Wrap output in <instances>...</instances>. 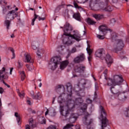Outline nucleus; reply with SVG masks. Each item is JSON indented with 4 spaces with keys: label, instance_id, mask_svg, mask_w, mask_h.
<instances>
[{
    "label": "nucleus",
    "instance_id": "nucleus-1",
    "mask_svg": "<svg viewBox=\"0 0 129 129\" xmlns=\"http://www.w3.org/2000/svg\"><path fill=\"white\" fill-rule=\"evenodd\" d=\"M68 103V104L64 107L61 105H60V113L62 116L69 119V122L73 124L77 120L78 117L77 114L73 113H71V111H73V108H74V101L73 100H69Z\"/></svg>",
    "mask_w": 129,
    "mask_h": 129
},
{
    "label": "nucleus",
    "instance_id": "nucleus-2",
    "mask_svg": "<svg viewBox=\"0 0 129 129\" xmlns=\"http://www.w3.org/2000/svg\"><path fill=\"white\" fill-rule=\"evenodd\" d=\"M107 80V85H108V86H111V92L118 97L120 93L119 92L118 90L114 88V86H116V85H120V84L123 82L122 76H121V75H114L112 79L109 78Z\"/></svg>",
    "mask_w": 129,
    "mask_h": 129
},
{
    "label": "nucleus",
    "instance_id": "nucleus-3",
    "mask_svg": "<svg viewBox=\"0 0 129 129\" xmlns=\"http://www.w3.org/2000/svg\"><path fill=\"white\" fill-rule=\"evenodd\" d=\"M72 30V27L70 26V24L66 23V25H64L63 29L64 33L62 36V39L63 44L67 45V46L72 45V41L69 38Z\"/></svg>",
    "mask_w": 129,
    "mask_h": 129
},
{
    "label": "nucleus",
    "instance_id": "nucleus-4",
    "mask_svg": "<svg viewBox=\"0 0 129 129\" xmlns=\"http://www.w3.org/2000/svg\"><path fill=\"white\" fill-rule=\"evenodd\" d=\"M111 38L113 42L112 49L114 52H118L121 51L122 48L124 47L123 41L121 39H117V35L115 33H112L111 34Z\"/></svg>",
    "mask_w": 129,
    "mask_h": 129
},
{
    "label": "nucleus",
    "instance_id": "nucleus-5",
    "mask_svg": "<svg viewBox=\"0 0 129 129\" xmlns=\"http://www.w3.org/2000/svg\"><path fill=\"white\" fill-rule=\"evenodd\" d=\"M50 64L51 65V69L52 70H55L58 64H60V69L64 70L68 66L69 61L68 60H64L61 62V57L56 56L51 59V62Z\"/></svg>",
    "mask_w": 129,
    "mask_h": 129
},
{
    "label": "nucleus",
    "instance_id": "nucleus-6",
    "mask_svg": "<svg viewBox=\"0 0 129 129\" xmlns=\"http://www.w3.org/2000/svg\"><path fill=\"white\" fill-rule=\"evenodd\" d=\"M96 57H98L102 59V60L105 59L108 67H110V66L113 63L112 58L108 54H105L103 53V50L102 49H98L95 52Z\"/></svg>",
    "mask_w": 129,
    "mask_h": 129
},
{
    "label": "nucleus",
    "instance_id": "nucleus-7",
    "mask_svg": "<svg viewBox=\"0 0 129 129\" xmlns=\"http://www.w3.org/2000/svg\"><path fill=\"white\" fill-rule=\"evenodd\" d=\"M100 110L101 111V116L102 120V125L101 129H104L103 127H106L107 126V123H108V120L106 118V112H105V110L102 106H100Z\"/></svg>",
    "mask_w": 129,
    "mask_h": 129
},
{
    "label": "nucleus",
    "instance_id": "nucleus-8",
    "mask_svg": "<svg viewBox=\"0 0 129 129\" xmlns=\"http://www.w3.org/2000/svg\"><path fill=\"white\" fill-rule=\"evenodd\" d=\"M86 67L83 64H79L74 67V71L76 73H83L85 71Z\"/></svg>",
    "mask_w": 129,
    "mask_h": 129
},
{
    "label": "nucleus",
    "instance_id": "nucleus-9",
    "mask_svg": "<svg viewBox=\"0 0 129 129\" xmlns=\"http://www.w3.org/2000/svg\"><path fill=\"white\" fill-rule=\"evenodd\" d=\"M85 117L83 119V121L85 124L86 125H89V124H91V122L93 121V120L90 118V114L88 113V112H85Z\"/></svg>",
    "mask_w": 129,
    "mask_h": 129
},
{
    "label": "nucleus",
    "instance_id": "nucleus-10",
    "mask_svg": "<svg viewBox=\"0 0 129 129\" xmlns=\"http://www.w3.org/2000/svg\"><path fill=\"white\" fill-rule=\"evenodd\" d=\"M18 12H16L15 10H12L9 11L7 14L6 19L10 21H13L15 18L18 17Z\"/></svg>",
    "mask_w": 129,
    "mask_h": 129
},
{
    "label": "nucleus",
    "instance_id": "nucleus-11",
    "mask_svg": "<svg viewBox=\"0 0 129 129\" xmlns=\"http://www.w3.org/2000/svg\"><path fill=\"white\" fill-rule=\"evenodd\" d=\"M85 60V55L83 53H81L74 58L73 62L75 64H79L80 63H82Z\"/></svg>",
    "mask_w": 129,
    "mask_h": 129
},
{
    "label": "nucleus",
    "instance_id": "nucleus-12",
    "mask_svg": "<svg viewBox=\"0 0 129 129\" xmlns=\"http://www.w3.org/2000/svg\"><path fill=\"white\" fill-rule=\"evenodd\" d=\"M99 29L100 31L102 32V33H103L104 36H105L107 33H110L111 32V30L110 29H108L107 26H106L105 24L101 25L99 27Z\"/></svg>",
    "mask_w": 129,
    "mask_h": 129
},
{
    "label": "nucleus",
    "instance_id": "nucleus-13",
    "mask_svg": "<svg viewBox=\"0 0 129 129\" xmlns=\"http://www.w3.org/2000/svg\"><path fill=\"white\" fill-rule=\"evenodd\" d=\"M24 57L25 59V62H27V63H33L34 62V59L32 58L30 54L25 53L24 54Z\"/></svg>",
    "mask_w": 129,
    "mask_h": 129
},
{
    "label": "nucleus",
    "instance_id": "nucleus-14",
    "mask_svg": "<svg viewBox=\"0 0 129 129\" xmlns=\"http://www.w3.org/2000/svg\"><path fill=\"white\" fill-rule=\"evenodd\" d=\"M70 37L71 38H73V39H74V40H76V41H80V38H81V35L79 33L76 32L75 34L72 35L71 33H70Z\"/></svg>",
    "mask_w": 129,
    "mask_h": 129
},
{
    "label": "nucleus",
    "instance_id": "nucleus-15",
    "mask_svg": "<svg viewBox=\"0 0 129 129\" xmlns=\"http://www.w3.org/2000/svg\"><path fill=\"white\" fill-rule=\"evenodd\" d=\"M38 17V20L39 21H44V20L46 19L45 17L44 18H41L40 16H39V15H37V14H36V13H34V18L32 20V23H31V25L32 26H34V25H35V21H36V20L37 19V18Z\"/></svg>",
    "mask_w": 129,
    "mask_h": 129
},
{
    "label": "nucleus",
    "instance_id": "nucleus-16",
    "mask_svg": "<svg viewBox=\"0 0 129 129\" xmlns=\"http://www.w3.org/2000/svg\"><path fill=\"white\" fill-rule=\"evenodd\" d=\"M93 17L96 20V21H100V20H102L104 19V16L103 15L95 14H93Z\"/></svg>",
    "mask_w": 129,
    "mask_h": 129
},
{
    "label": "nucleus",
    "instance_id": "nucleus-17",
    "mask_svg": "<svg viewBox=\"0 0 129 129\" xmlns=\"http://www.w3.org/2000/svg\"><path fill=\"white\" fill-rule=\"evenodd\" d=\"M9 79V76L4 74L2 71H0V80H7Z\"/></svg>",
    "mask_w": 129,
    "mask_h": 129
},
{
    "label": "nucleus",
    "instance_id": "nucleus-18",
    "mask_svg": "<svg viewBox=\"0 0 129 129\" xmlns=\"http://www.w3.org/2000/svg\"><path fill=\"white\" fill-rule=\"evenodd\" d=\"M32 97L33 99H40V98H42V95H41L40 92H38L36 95L32 94Z\"/></svg>",
    "mask_w": 129,
    "mask_h": 129
},
{
    "label": "nucleus",
    "instance_id": "nucleus-19",
    "mask_svg": "<svg viewBox=\"0 0 129 129\" xmlns=\"http://www.w3.org/2000/svg\"><path fill=\"white\" fill-rule=\"evenodd\" d=\"M73 17L77 21L81 22V16H80V13H75Z\"/></svg>",
    "mask_w": 129,
    "mask_h": 129
},
{
    "label": "nucleus",
    "instance_id": "nucleus-20",
    "mask_svg": "<svg viewBox=\"0 0 129 129\" xmlns=\"http://www.w3.org/2000/svg\"><path fill=\"white\" fill-rule=\"evenodd\" d=\"M64 6H65V4H64V3H62L61 5L57 6L54 10V13L55 14L57 13H59V12L60 11V10H61V7H62L63 8Z\"/></svg>",
    "mask_w": 129,
    "mask_h": 129
},
{
    "label": "nucleus",
    "instance_id": "nucleus-21",
    "mask_svg": "<svg viewBox=\"0 0 129 129\" xmlns=\"http://www.w3.org/2000/svg\"><path fill=\"white\" fill-rule=\"evenodd\" d=\"M28 125H30V127H31V128H34L36 127V124H34V120L32 118L29 119Z\"/></svg>",
    "mask_w": 129,
    "mask_h": 129
},
{
    "label": "nucleus",
    "instance_id": "nucleus-22",
    "mask_svg": "<svg viewBox=\"0 0 129 129\" xmlns=\"http://www.w3.org/2000/svg\"><path fill=\"white\" fill-rule=\"evenodd\" d=\"M66 87L68 92L71 94V93H72V85H71L70 83H68L67 84Z\"/></svg>",
    "mask_w": 129,
    "mask_h": 129
},
{
    "label": "nucleus",
    "instance_id": "nucleus-23",
    "mask_svg": "<svg viewBox=\"0 0 129 129\" xmlns=\"http://www.w3.org/2000/svg\"><path fill=\"white\" fill-rule=\"evenodd\" d=\"M15 116H16V117H17V119L18 124H21V121L22 120V118L21 117V116H20L19 115V113L15 112Z\"/></svg>",
    "mask_w": 129,
    "mask_h": 129
},
{
    "label": "nucleus",
    "instance_id": "nucleus-24",
    "mask_svg": "<svg viewBox=\"0 0 129 129\" xmlns=\"http://www.w3.org/2000/svg\"><path fill=\"white\" fill-rule=\"evenodd\" d=\"M74 5L76 9H78V10L79 11V12H82L83 11V8L82 7L78 6V4L75 2H74Z\"/></svg>",
    "mask_w": 129,
    "mask_h": 129
},
{
    "label": "nucleus",
    "instance_id": "nucleus-25",
    "mask_svg": "<svg viewBox=\"0 0 129 129\" xmlns=\"http://www.w3.org/2000/svg\"><path fill=\"white\" fill-rule=\"evenodd\" d=\"M97 4H98V2L96 1V0H91L90 1V7L93 8Z\"/></svg>",
    "mask_w": 129,
    "mask_h": 129
},
{
    "label": "nucleus",
    "instance_id": "nucleus-26",
    "mask_svg": "<svg viewBox=\"0 0 129 129\" xmlns=\"http://www.w3.org/2000/svg\"><path fill=\"white\" fill-rule=\"evenodd\" d=\"M87 22L88 23V24H89V25H94L96 24V22L95 21L92 20V19L90 18H88Z\"/></svg>",
    "mask_w": 129,
    "mask_h": 129
},
{
    "label": "nucleus",
    "instance_id": "nucleus-27",
    "mask_svg": "<svg viewBox=\"0 0 129 129\" xmlns=\"http://www.w3.org/2000/svg\"><path fill=\"white\" fill-rule=\"evenodd\" d=\"M20 76L21 78V80L24 81L25 80V78H26V75L25 74V72L22 71L20 73Z\"/></svg>",
    "mask_w": 129,
    "mask_h": 129
},
{
    "label": "nucleus",
    "instance_id": "nucleus-28",
    "mask_svg": "<svg viewBox=\"0 0 129 129\" xmlns=\"http://www.w3.org/2000/svg\"><path fill=\"white\" fill-rule=\"evenodd\" d=\"M44 53V50L42 49H39L37 51V55L38 57H41V54H43Z\"/></svg>",
    "mask_w": 129,
    "mask_h": 129
},
{
    "label": "nucleus",
    "instance_id": "nucleus-29",
    "mask_svg": "<svg viewBox=\"0 0 129 129\" xmlns=\"http://www.w3.org/2000/svg\"><path fill=\"white\" fill-rule=\"evenodd\" d=\"M9 70H10V69L5 68V67H4L2 68V71H3V73H5L4 74H6V75H8V73H9Z\"/></svg>",
    "mask_w": 129,
    "mask_h": 129
},
{
    "label": "nucleus",
    "instance_id": "nucleus-30",
    "mask_svg": "<svg viewBox=\"0 0 129 129\" xmlns=\"http://www.w3.org/2000/svg\"><path fill=\"white\" fill-rule=\"evenodd\" d=\"M11 20H6L5 21V24L7 26V29H8V30H9V27H10V25H11Z\"/></svg>",
    "mask_w": 129,
    "mask_h": 129
},
{
    "label": "nucleus",
    "instance_id": "nucleus-31",
    "mask_svg": "<svg viewBox=\"0 0 129 129\" xmlns=\"http://www.w3.org/2000/svg\"><path fill=\"white\" fill-rule=\"evenodd\" d=\"M112 10H113V9L110 6H107L105 8V11L106 12H112Z\"/></svg>",
    "mask_w": 129,
    "mask_h": 129
},
{
    "label": "nucleus",
    "instance_id": "nucleus-32",
    "mask_svg": "<svg viewBox=\"0 0 129 129\" xmlns=\"http://www.w3.org/2000/svg\"><path fill=\"white\" fill-rule=\"evenodd\" d=\"M87 51L89 54V55H91V54L92 53V50L90 49V46L88 45V47L87 48Z\"/></svg>",
    "mask_w": 129,
    "mask_h": 129
},
{
    "label": "nucleus",
    "instance_id": "nucleus-33",
    "mask_svg": "<svg viewBox=\"0 0 129 129\" xmlns=\"http://www.w3.org/2000/svg\"><path fill=\"white\" fill-rule=\"evenodd\" d=\"M124 115L125 116L129 117V107L126 108L124 111Z\"/></svg>",
    "mask_w": 129,
    "mask_h": 129
},
{
    "label": "nucleus",
    "instance_id": "nucleus-34",
    "mask_svg": "<svg viewBox=\"0 0 129 129\" xmlns=\"http://www.w3.org/2000/svg\"><path fill=\"white\" fill-rule=\"evenodd\" d=\"M87 109V104H84L83 107H81V110L84 111Z\"/></svg>",
    "mask_w": 129,
    "mask_h": 129
},
{
    "label": "nucleus",
    "instance_id": "nucleus-35",
    "mask_svg": "<svg viewBox=\"0 0 129 129\" xmlns=\"http://www.w3.org/2000/svg\"><path fill=\"white\" fill-rule=\"evenodd\" d=\"M76 102H77V103H82V102H83V100L81 98H79L77 99Z\"/></svg>",
    "mask_w": 129,
    "mask_h": 129
},
{
    "label": "nucleus",
    "instance_id": "nucleus-36",
    "mask_svg": "<svg viewBox=\"0 0 129 129\" xmlns=\"http://www.w3.org/2000/svg\"><path fill=\"white\" fill-rule=\"evenodd\" d=\"M26 68H27L29 71H32L33 70V66H31L29 64H26Z\"/></svg>",
    "mask_w": 129,
    "mask_h": 129
},
{
    "label": "nucleus",
    "instance_id": "nucleus-37",
    "mask_svg": "<svg viewBox=\"0 0 129 129\" xmlns=\"http://www.w3.org/2000/svg\"><path fill=\"white\" fill-rule=\"evenodd\" d=\"M19 96L21 97V98H24V96H25V93L24 92H19L18 93Z\"/></svg>",
    "mask_w": 129,
    "mask_h": 129
},
{
    "label": "nucleus",
    "instance_id": "nucleus-38",
    "mask_svg": "<svg viewBox=\"0 0 129 129\" xmlns=\"http://www.w3.org/2000/svg\"><path fill=\"white\" fill-rule=\"evenodd\" d=\"M97 38H98V39H99L100 40H103L104 39V38H105L104 37V35H97Z\"/></svg>",
    "mask_w": 129,
    "mask_h": 129
},
{
    "label": "nucleus",
    "instance_id": "nucleus-39",
    "mask_svg": "<svg viewBox=\"0 0 129 129\" xmlns=\"http://www.w3.org/2000/svg\"><path fill=\"white\" fill-rule=\"evenodd\" d=\"M77 52V49L75 47H73L72 50H71V53H75Z\"/></svg>",
    "mask_w": 129,
    "mask_h": 129
},
{
    "label": "nucleus",
    "instance_id": "nucleus-40",
    "mask_svg": "<svg viewBox=\"0 0 129 129\" xmlns=\"http://www.w3.org/2000/svg\"><path fill=\"white\" fill-rule=\"evenodd\" d=\"M47 129H57V128H56V126L51 125L49 127H48Z\"/></svg>",
    "mask_w": 129,
    "mask_h": 129
},
{
    "label": "nucleus",
    "instance_id": "nucleus-41",
    "mask_svg": "<svg viewBox=\"0 0 129 129\" xmlns=\"http://www.w3.org/2000/svg\"><path fill=\"white\" fill-rule=\"evenodd\" d=\"M5 4V5H7V3L6 2V0H1L0 1V5H4Z\"/></svg>",
    "mask_w": 129,
    "mask_h": 129
},
{
    "label": "nucleus",
    "instance_id": "nucleus-42",
    "mask_svg": "<svg viewBox=\"0 0 129 129\" xmlns=\"http://www.w3.org/2000/svg\"><path fill=\"white\" fill-rule=\"evenodd\" d=\"M23 67V64L21 63L20 60H18V68H22Z\"/></svg>",
    "mask_w": 129,
    "mask_h": 129
},
{
    "label": "nucleus",
    "instance_id": "nucleus-43",
    "mask_svg": "<svg viewBox=\"0 0 129 129\" xmlns=\"http://www.w3.org/2000/svg\"><path fill=\"white\" fill-rule=\"evenodd\" d=\"M32 127H31V126H30V125L29 124H26L25 125V129H31Z\"/></svg>",
    "mask_w": 129,
    "mask_h": 129
},
{
    "label": "nucleus",
    "instance_id": "nucleus-44",
    "mask_svg": "<svg viewBox=\"0 0 129 129\" xmlns=\"http://www.w3.org/2000/svg\"><path fill=\"white\" fill-rule=\"evenodd\" d=\"M86 102H87V103H92V100L89 99H87L86 100Z\"/></svg>",
    "mask_w": 129,
    "mask_h": 129
},
{
    "label": "nucleus",
    "instance_id": "nucleus-45",
    "mask_svg": "<svg viewBox=\"0 0 129 129\" xmlns=\"http://www.w3.org/2000/svg\"><path fill=\"white\" fill-rule=\"evenodd\" d=\"M4 88H3L2 87H0V93L1 94H3V93H4Z\"/></svg>",
    "mask_w": 129,
    "mask_h": 129
},
{
    "label": "nucleus",
    "instance_id": "nucleus-46",
    "mask_svg": "<svg viewBox=\"0 0 129 129\" xmlns=\"http://www.w3.org/2000/svg\"><path fill=\"white\" fill-rule=\"evenodd\" d=\"M3 82L4 84H5V85H6V86H7V87H8V88H10V87H11V86H10V85H9L8 84H7L6 82H5L4 81H3Z\"/></svg>",
    "mask_w": 129,
    "mask_h": 129
},
{
    "label": "nucleus",
    "instance_id": "nucleus-47",
    "mask_svg": "<svg viewBox=\"0 0 129 129\" xmlns=\"http://www.w3.org/2000/svg\"><path fill=\"white\" fill-rule=\"evenodd\" d=\"M88 59L89 62L91 61V60H92V57H91V55H89V56L88 57Z\"/></svg>",
    "mask_w": 129,
    "mask_h": 129
},
{
    "label": "nucleus",
    "instance_id": "nucleus-48",
    "mask_svg": "<svg viewBox=\"0 0 129 129\" xmlns=\"http://www.w3.org/2000/svg\"><path fill=\"white\" fill-rule=\"evenodd\" d=\"M7 12H8L7 8H4L3 9V13L6 14V13H7Z\"/></svg>",
    "mask_w": 129,
    "mask_h": 129
},
{
    "label": "nucleus",
    "instance_id": "nucleus-49",
    "mask_svg": "<svg viewBox=\"0 0 129 129\" xmlns=\"http://www.w3.org/2000/svg\"><path fill=\"white\" fill-rule=\"evenodd\" d=\"M110 22L111 23V24H113L114 23H115V19H112L111 20H110Z\"/></svg>",
    "mask_w": 129,
    "mask_h": 129
},
{
    "label": "nucleus",
    "instance_id": "nucleus-50",
    "mask_svg": "<svg viewBox=\"0 0 129 129\" xmlns=\"http://www.w3.org/2000/svg\"><path fill=\"white\" fill-rule=\"evenodd\" d=\"M13 57H12V59H15L16 58V54H15V52L12 53Z\"/></svg>",
    "mask_w": 129,
    "mask_h": 129
},
{
    "label": "nucleus",
    "instance_id": "nucleus-51",
    "mask_svg": "<svg viewBox=\"0 0 129 129\" xmlns=\"http://www.w3.org/2000/svg\"><path fill=\"white\" fill-rule=\"evenodd\" d=\"M76 129H80V125H79V124L76 125Z\"/></svg>",
    "mask_w": 129,
    "mask_h": 129
},
{
    "label": "nucleus",
    "instance_id": "nucleus-52",
    "mask_svg": "<svg viewBox=\"0 0 129 129\" xmlns=\"http://www.w3.org/2000/svg\"><path fill=\"white\" fill-rule=\"evenodd\" d=\"M13 70H14V68H10V74L11 75H12V72H13Z\"/></svg>",
    "mask_w": 129,
    "mask_h": 129
},
{
    "label": "nucleus",
    "instance_id": "nucleus-53",
    "mask_svg": "<svg viewBox=\"0 0 129 129\" xmlns=\"http://www.w3.org/2000/svg\"><path fill=\"white\" fill-rule=\"evenodd\" d=\"M32 47L33 50H36V49H37V47H36V46H35L34 45H32Z\"/></svg>",
    "mask_w": 129,
    "mask_h": 129
},
{
    "label": "nucleus",
    "instance_id": "nucleus-54",
    "mask_svg": "<svg viewBox=\"0 0 129 129\" xmlns=\"http://www.w3.org/2000/svg\"><path fill=\"white\" fill-rule=\"evenodd\" d=\"M10 51H11V52H12V53H15V50L14 49V48L10 47Z\"/></svg>",
    "mask_w": 129,
    "mask_h": 129
},
{
    "label": "nucleus",
    "instance_id": "nucleus-55",
    "mask_svg": "<svg viewBox=\"0 0 129 129\" xmlns=\"http://www.w3.org/2000/svg\"><path fill=\"white\" fill-rule=\"evenodd\" d=\"M27 103L29 104V105H31V101L30 100H28Z\"/></svg>",
    "mask_w": 129,
    "mask_h": 129
},
{
    "label": "nucleus",
    "instance_id": "nucleus-56",
    "mask_svg": "<svg viewBox=\"0 0 129 129\" xmlns=\"http://www.w3.org/2000/svg\"><path fill=\"white\" fill-rule=\"evenodd\" d=\"M48 113H49V110L47 109V111L45 113V115H47V114H48Z\"/></svg>",
    "mask_w": 129,
    "mask_h": 129
},
{
    "label": "nucleus",
    "instance_id": "nucleus-57",
    "mask_svg": "<svg viewBox=\"0 0 129 129\" xmlns=\"http://www.w3.org/2000/svg\"><path fill=\"white\" fill-rule=\"evenodd\" d=\"M104 74H105V75H106V74H107V70H105L104 72Z\"/></svg>",
    "mask_w": 129,
    "mask_h": 129
},
{
    "label": "nucleus",
    "instance_id": "nucleus-58",
    "mask_svg": "<svg viewBox=\"0 0 129 129\" xmlns=\"http://www.w3.org/2000/svg\"><path fill=\"white\" fill-rule=\"evenodd\" d=\"M42 122H41V123H44V124H46V120H45V119H43L42 120Z\"/></svg>",
    "mask_w": 129,
    "mask_h": 129
},
{
    "label": "nucleus",
    "instance_id": "nucleus-59",
    "mask_svg": "<svg viewBox=\"0 0 129 129\" xmlns=\"http://www.w3.org/2000/svg\"><path fill=\"white\" fill-rule=\"evenodd\" d=\"M11 38H14L15 37V35H14V34L11 35Z\"/></svg>",
    "mask_w": 129,
    "mask_h": 129
},
{
    "label": "nucleus",
    "instance_id": "nucleus-60",
    "mask_svg": "<svg viewBox=\"0 0 129 129\" xmlns=\"http://www.w3.org/2000/svg\"><path fill=\"white\" fill-rule=\"evenodd\" d=\"M57 88L58 89H59V88H61V85H58V86H57Z\"/></svg>",
    "mask_w": 129,
    "mask_h": 129
},
{
    "label": "nucleus",
    "instance_id": "nucleus-61",
    "mask_svg": "<svg viewBox=\"0 0 129 129\" xmlns=\"http://www.w3.org/2000/svg\"><path fill=\"white\" fill-rule=\"evenodd\" d=\"M39 87H42V83H40V84L39 85Z\"/></svg>",
    "mask_w": 129,
    "mask_h": 129
},
{
    "label": "nucleus",
    "instance_id": "nucleus-62",
    "mask_svg": "<svg viewBox=\"0 0 129 129\" xmlns=\"http://www.w3.org/2000/svg\"><path fill=\"white\" fill-rule=\"evenodd\" d=\"M2 119V112H0V120Z\"/></svg>",
    "mask_w": 129,
    "mask_h": 129
},
{
    "label": "nucleus",
    "instance_id": "nucleus-63",
    "mask_svg": "<svg viewBox=\"0 0 129 129\" xmlns=\"http://www.w3.org/2000/svg\"><path fill=\"white\" fill-rule=\"evenodd\" d=\"M2 106V100L0 99V107Z\"/></svg>",
    "mask_w": 129,
    "mask_h": 129
},
{
    "label": "nucleus",
    "instance_id": "nucleus-64",
    "mask_svg": "<svg viewBox=\"0 0 129 129\" xmlns=\"http://www.w3.org/2000/svg\"><path fill=\"white\" fill-rule=\"evenodd\" d=\"M15 11H19V9H18V8H16L15 9Z\"/></svg>",
    "mask_w": 129,
    "mask_h": 129
}]
</instances>
